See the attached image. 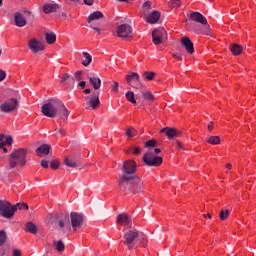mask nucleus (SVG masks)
<instances>
[{
  "label": "nucleus",
  "mask_w": 256,
  "mask_h": 256,
  "mask_svg": "<svg viewBox=\"0 0 256 256\" xmlns=\"http://www.w3.org/2000/svg\"><path fill=\"white\" fill-rule=\"evenodd\" d=\"M156 145H157V141L151 139V140L145 142L144 147H146L147 149H151V147H156Z\"/></svg>",
  "instance_id": "nucleus-39"
},
{
  "label": "nucleus",
  "mask_w": 256,
  "mask_h": 256,
  "mask_svg": "<svg viewBox=\"0 0 256 256\" xmlns=\"http://www.w3.org/2000/svg\"><path fill=\"white\" fill-rule=\"evenodd\" d=\"M92 29L94 33H97V35H101V29H99L98 27H93Z\"/></svg>",
  "instance_id": "nucleus-54"
},
{
  "label": "nucleus",
  "mask_w": 256,
  "mask_h": 256,
  "mask_svg": "<svg viewBox=\"0 0 256 256\" xmlns=\"http://www.w3.org/2000/svg\"><path fill=\"white\" fill-rule=\"evenodd\" d=\"M72 1L73 3H79V0H70ZM94 3V0H84V4L85 5H88L89 7H91Z\"/></svg>",
  "instance_id": "nucleus-43"
},
{
  "label": "nucleus",
  "mask_w": 256,
  "mask_h": 256,
  "mask_svg": "<svg viewBox=\"0 0 256 256\" xmlns=\"http://www.w3.org/2000/svg\"><path fill=\"white\" fill-rule=\"evenodd\" d=\"M84 93H85L86 95H89V93H91V89H85V90H84Z\"/></svg>",
  "instance_id": "nucleus-58"
},
{
  "label": "nucleus",
  "mask_w": 256,
  "mask_h": 256,
  "mask_svg": "<svg viewBox=\"0 0 256 256\" xmlns=\"http://www.w3.org/2000/svg\"><path fill=\"white\" fill-rule=\"evenodd\" d=\"M111 89L114 93H119V82H114Z\"/></svg>",
  "instance_id": "nucleus-45"
},
{
  "label": "nucleus",
  "mask_w": 256,
  "mask_h": 256,
  "mask_svg": "<svg viewBox=\"0 0 256 256\" xmlns=\"http://www.w3.org/2000/svg\"><path fill=\"white\" fill-rule=\"evenodd\" d=\"M147 241L145 234L135 228L124 230L122 243L131 251L134 247H139L141 243Z\"/></svg>",
  "instance_id": "nucleus-3"
},
{
  "label": "nucleus",
  "mask_w": 256,
  "mask_h": 256,
  "mask_svg": "<svg viewBox=\"0 0 256 256\" xmlns=\"http://www.w3.org/2000/svg\"><path fill=\"white\" fill-rule=\"evenodd\" d=\"M0 141H2L5 146L13 145V137L6 136L5 134H0Z\"/></svg>",
  "instance_id": "nucleus-32"
},
{
  "label": "nucleus",
  "mask_w": 256,
  "mask_h": 256,
  "mask_svg": "<svg viewBox=\"0 0 256 256\" xmlns=\"http://www.w3.org/2000/svg\"><path fill=\"white\" fill-rule=\"evenodd\" d=\"M219 217H220L221 221H225V219H227V217H229V210H221Z\"/></svg>",
  "instance_id": "nucleus-38"
},
{
  "label": "nucleus",
  "mask_w": 256,
  "mask_h": 256,
  "mask_svg": "<svg viewBox=\"0 0 256 256\" xmlns=\"http://www.w3.org/2000/svg\"><path fill=\"white\" fill-rule=\"evenodd\" d=\"M64 165H66V167H70L72 169H75L77 167H81V161L75 160L73 158L65 157L64 158Z\"/></svg>",
  "instance_id": "nucleus-20"
},
{
  "label": "nucleus",
  "mask_w": 256,
  "mask_h": 256,
  "mask_svg": "<svg viewBox=\"0 0 256 256\" xmlns=\"http://www.w3.org/2000/svg\"><path fill=\"white\" fill-rule=\"evenodd\" d=\"M118 187L120 191H123L124 193L129 191L133 195H141L143 189H145L143 180L138 176H130V178L119 177Z\"/></svg>",
  "instance_id": "nucleus-2"
},
{
  "label": "nucleus",
  "mask_w": 256,
  "mask_h": 256,
  "mask_svg": "<svg viewBox=\"0 0 256 256\" xmlns=\"http://www.w3.org/2000/svg\"><path fill=\"white\" fill-rule=\"evenodd\" d=\"M206 141L210 145H219L221 143V138L219 136H211Z\"/></svg>",
  "instance_id": "nucleus-34"
},
{
  "label": "nucleus",
  "mask_w": 256,
  "mask_h": 256,
  "mask_svg": "<svg viewBox=\"0 0 256 256\" xmlns=\"http://www.w3.org/2000/svg\"><path fill=\"white\" fill-rule=\"evenodd\" d=\"M0 215L5 219H11V217L15 215L13 205H11L7 200H0Z\"/></svg>",
  "instance_id": "nucleus-7"
},
{
  "label": "nucleus",
  "mask_w": 256,
  "mask_h": 256,
  "mask_svg": "<svg viewBox=\"0 0 256 256\" xmlns=\"http://www.w3.org/2000/svg\"><path fill=\"white\" fill-rule=\"evenodd\" d=\"M50 150H51V146H49L48 144H43L36 149V154L39 157H43V155L47 156V155H49Z\"/></svg>",
  "instance_id": "nucleus-22"
},
{
  "label": "nucleus",
  "mask_w": 256,
  "mask_h": 256,
  "mask_svg": "<svg viewBox=\"0 0 256 256\" xmlns=\"http://www.w3.org/2000/svg\"><path fill=\"white\" fill-rule=\"evenodd\" d=\"M69 215H66L64 219H60L58 221V227L63 231V233H67V231H71V227L73 231H77V229H81L83 227V214L79 212H71Z\"/></svg>",
  "instance_id": "nucleus-4"
},
{
  "label": "nucleus",
  "mask_w": 256,
  "mask_h": 256,
  "mask_svg": "<svg viewBox=\"0 0 256 256\" xmlns=\"http://www.w3.org/2000/svg\"><path fill=\"white\" fill-rule=\"evenodd\" d=\"M191 21H195V23H200L201 25H205L206 27H209V23L207 22V18L203 16L200 12H192L190 14Z\"/></svg>",
  "instance_id": "nucleus-17"
},
{
  "label": "nucleus",
  "mask_w": 256,
  "mask_h": 256,
  "mask_svg": "<svg viewBox=\"0 0 256 256\" xmlns=\"http://www.w3.org/2000/svg\"><path fill=\"white\" fill-rule=\"evenodd\" d=\"M198 35L201 34V30L195 29L194 30Z\"/></svg>",
  "instance_id": "nucleus-64"
},
{
  "label": "nucleus",
  "mask_w": 256,
  "mask_h": 256,
  "mask_svg": "<svg viewBox=\"0 0 256 256\" xmlns=\"http://www.w3.org/2000/svg\"><path fill=\"white\" fill-rule=\"evenodd\" d=\"M143 77H145L147 81H153V79H155V72H144Z\"/></svg>",
  "instance_id": "nucleus-36"
},
{
  "label": "nucleus",
  "mask_w": 256,
  "mask_h": 256,
  "mask_svg": "<svg viewBox=\"0 0 256 256\" xmlns=\"http://www.w3.org/2000/svg\"><path fill=\"white\" fill-rule=\"evenodd\" d=\"M69 79H71V75L66 73V74L62 75L61 83H65V81H69Z\"/></svg>",
  "instance_id": "nucleus-47"
},
{
  "label": "nucleus",
  "mask_w": 256,
  "mask_h": 256,
  "mask_svg": "<svg viewBox=\"0 0 256 256\" xmlns=\"http://www.w3.org/2000/svg\"><path fill=\"white\" fill-rule=\"evenodd\" d=\"M4 147H6V146H5V144L3 143V141H1V143H0V149H3Z\"/></svg>",
  "instance_id": "nucleus-60"
},
{
  "label": "nucleus",
  "mask_w": 256,
  "mask_h": 256,
  "mask_svg": "<svg viewBox=\"0 0 256 256\" xmlns=\"http://www.w3.org/2000/svg\"><path fill=\"white\" fill-rule=\"evenodd\" d=\"M151 5H152L151 1H146L143 4V9H145L146 11H150V9H152Z\"/></svg>",
  "instance_id": "nucleus-46"
},
{
  "label": "nucleus",
  "mask_w": 256,
  "mask_h": 256,
  "mask_svg": "<svg viewBox=\"0 0 256 256\" xmlns=\"http://www.w3.org/2000/svg\"><path fill=\"white\" fill-rule=\"evenodd\" d=\"M14 213H16V211H27V209H29V205H27V203H17L15 205H12Z\"/></svg>",
  "instance_id": "nucleus-30"
},
{
  "label": "nucleus",
  "mask_w": 256,
  "mask_h": 256,
  "mask_svg": "<svg viewBox=\"0 0 256 256\" xmlns=\"http://www.w3.org/2000/svg\"><path fill=\"white\" fill-rule=\"evenodd\" d=\"M17 107H19V100L15 98L9 99L0 105L2 113H11V111H15Z\"/></svg>",
  "instance_id": "nucleus-10"
},
{
  "label": "nucleus",
  "mask_w": 256,
  "mask_h": 256,
  "mask_svg": "<svg viewBox=\"0 0 256 256\" xmlns=\"http://www.w3.org/2000/svg\"><path fill=\"white\" fill-rule=\"evenodd\" d=\"M82 55L86 59L82 61V65H84V67H89V65H91V61H93V57L88 52H83Z\"/></svg>",
  "instance_id": "nucleus-31"
},
{
  "label": "nucleus",
  "mask_w": 256,
  "mask_h": 256,
  "mask_svg": "<svg viewBox=\"0 0 256 256\" xmlns=\"http://www.w3.org/2000/svg\"><path fill=\"white\" fill-rule=\"evenodd\" d=\"M81 75H83L82 71L75 72L74 77H72L73 81H81L83 79Z\"/></svg>",
  "instance_id": "nucleus-40"
},
{
  "label": "nucleus",
  "mask_w": 256,
  "mask_h": 256,
  "mask_svg": "<svg viewBox=\"0 0 256 256\" xmlns=\"http://www.w3.org/2000/svg\"><path fill=\"white\" fill-rule=\"evenodd\" d=\"M37 226L33 222H28L25 225V232L31 233L32 235H37Z\"/></svg>",
  "instance_id": "nucleus-25"
},
{
  "label": "nucleus",
  "mask_w": 256,
  "mask_h": 256,
  "mask_svg": "<svg viewBox=\"0 0 256 256\" xmlns=\"http://www.w3.org/2000/svg\"><path fill=\"white\" fill-rule=\"evenodd\" d=\"M154 152H155L156 154H159V153H161V150H160L159 148H155V149H154Z\"/></svg>",
  "instance_id": "nucleus-59"
},
{
  "label": "nucleus",
  "mask_w": 256,
  "mask_h": 256,
  "mask_svg": "<svg viewBox=\"0 0 256 256\" xmlns=\"http://www.w3.org/2000/svg\"><path fill=\"white\" fill-rule=\"evenodd\" d=\"M45 37L46 43H48V45H53V43L57 41V35L53 32H46Z\"/></svg>",
  "instance_id": "nucleus-27"
},
{
  "label": "nucleus",
  "mask_w": 256,
  "mask_h": 256,
  "mask_svg": "<svg viewBox=\"0 0 256 256\" xmlns=\"http://www.w3.org/2000/svg\"><path fill=\"white\" fill-rule=\"evenodd\" d=\"M12 256H21V250L14 249L13 252H12Z\"/></svg>",
  "instance_id": "nucleus-52"
},
{
  "label": "nucleus",
  "mask_w": 256,
  "mask_h": 256,
  "mask_svg": "<svg viewBox=\"0 0 256 256\" xmlns=\"http://www.w3.org/2000/svg\"><path fill=\"white\" fill-rule=\"evenodd\" d=\"M143 99H146V101H155V96H153V93L149 91H145L142 93Z\"/></svg>",
  "instance_id": "nucleus-35"
},
{
  "label": "nucleus",
  "mask_w": 256,
  "mask_h": 256,
  "mask_svg": "<svg viewBox=\"0 0 256 256\" xmlns=\"http://www.w3.org/2000/svg\"><path fill=\"white\" fill-rule=\"evenodd\" d=\"M172 56L174 59H177V61H183V56H181L179 53H173Z\"/></svg>",
  "instance_id": "nucleus-50"
},
{
  "label": "nucleus",
  "mask_w": 256,
  "mask_h": 256,
  "mask_svg": "<svg viewBox=\"0 0 256 256\" xmlns=\"http://www.w3.org/2000/svg\"><path fill=\"white\" fill-rule=\"evenodd\" d=\"M167 37V31L163 28L155 29L152 32V41L154 45H161L163 43V39Z\"/></svg>",
  "instance_id": "nucleus-11"
},
{
  "label": "nucleus",
  "mask_w": 256,
  "mask_h": 256,
  "mask_svg": "<svg viewBox=\"0 0 256 256\" xmlns=\"http://www.w3.org/2000/svg\"><path fill=\"white\" fill-rule=\"evenodd\" d=\"M176 145H177L178 149H183V146L181 145V142H176Z\"/></svg>",
  "instance_id": "nucleus-57"
},
{
  "label": "nucleus",
  "mask_w": 256,
  "mask_h": 256,
  "mask_svg": "<svg viewBox=\"0 0 256 256\" xmlns=\"http://www.w3.org/2000/svg\"><path fill=\"white\" fill-rule=\"evenodd\" d=\"M159 19H161V12L153 11L152 13H150L148 15L147 23H150L151 25H154L155 23H157V21H159Z\"/></svg>",
  "instance_id": "nucleus-21"
},
{
  "label": "nucleus",
  "mask_w": 256,
  "mask_h": 256,
  "mask_svg": "<svg viewBox=\"0 0 256 256\" xmlns=\"http://www.w3.org/2000/svg\"><path fill=\"white\" fill-rule=\"evenodd\" d=\"M56 133H59V135H61V137H65V130L63 129H55Z\"/></svg>",
  "instance_id": "nucleus-53"
},
{
  "label": "nucleus",
  "mask_w": 256,
  "mask_h": 256,
  "mask_svg": "<svg viewBox=\"0 0 256 256\" xmlns=\"http://www.w3.org/2000/svg\"><path fill=\"white\" fill-rule=\"evenodd\" d=\"M116 222L118 225H122L124 227H131V225L133 223V219L127 213H120L116 217Z\"/></svg>",
  "instance_id": "nucleus-12"
},
{
  "label": "nucleus",
  "mask_w": 256,
  "mask_h": 256,
  "mask_svg": "<svg viewBox=\"0 0 256 256\" xmlns=\"http://www.w3.org/2000/svg\"><path fill=\"white\" fill-rule=\"evenodd\" d=\"M57 9H59V5L58 4L48 3V4H45L43 6V12L46 13V14L55 13V11H57Z\"/></svg>",
  "instance_id": "nucleus-23"
},
{
  "label": "nucleus",
  "mask_w": 256,
  "mask_h": 256,
  "mask_svg": "<svg viewBox=\"0 0 256 256\" xmlns=\"http://www.w3.org/2000/svg\"><path fill=\"white\" fill-rule=\"evenodd\" d=\"M160 133H165L168 139H177V137H181V131L171 127L162 128Z\"/></svg>",
  "instance_id": "nucleus-15"
},
{
  "label": "nucleus",
  "mask_w": 256,
  "mask_h": 256,
  "mask_svg": "<svg viewBox=\"0 0 256 256\" xmlns=\"http://www.w3.org/2000/svg\"><path fill=\"white\" fill-rule=\"evenodd\" d=\"M231 167H232L231 163L226 164L227 169H231Z\"/></svg>",
  "instance_id": "nucleus-61"
},
{
  "label": "nucleus",
  "mask_w": 256,
  "mask_h": 256,
  "mask_svg": "<svg viewBox=\"0 0 256 256\" xmlns=\"http://www.w3.org/2000/svg\"><path fill=\"white\" fill-rule=\"evenodd\" d=\"M127 137H135V130L133 127H130L126 130Z\"/></svg>",
  "instance_id": "nucleus-42"
},
{
  "label": "nucleus",
  "mask_w": 256,
  "mask_h": 256,
  "mask_svg": "<svg viewBox=\"0 0 256 256\" xmlns=\"http://www.w3.org/2000/svg\"><path fill=\"white\" fill-rule=\"evenodd\" d=\"M169 5L170 7H180L181 0H170Z\"/></svg>",
  "instance_id": "nucleus-41"
},
{
  "label": "nucleus",
  "mask_w": 256,
  "mask_h": 256,
  "mask_svg": "<svg viewBox=\"0 0 256 256\" xmlns=\"http://www.w3.org/2000/svg\"><path fill=\"white\" fill-rule=\"evenodd\" d=\"M142 159L148 167H159L163 163V158L155 156L153 153H146Z\"/></svg>",
  "instance_id": "nucleus-8"
},
{
  "label": "nucleus",
  "mask_w": 256,
  "mask_h": 256,
  "mask_svg": "<svg viewBox=\"0 0 256 256\" xmlns=\"http://www.w3.org/2000/svg\"><path fill=\"white\" fill-rule=\"evenodd\" d=\"M125 97L127 101H130V103H132V105H137V100L135 99V93H133V91L126 92Z\"/></svg>",
  "instance_id": "nucleus-33"
},
{
  "label": "nucleus",
  "mask_w": 256,
  "mask_h": 256,
  "mask_svg": "<svg viewBox=\"0 0 256 256\" xmlns=\"http://www.w3.org/2000/svg\"><path fill=\"white\" fill-rule=\"evenodd\" d=\"M7 241V233L4 230H0V247Z\"/></svg>",
  "instance_id": "nucleus-37"
},
{
  "label": "nucleus",
  "mask_w": 256,
  "mask_h": 256,
  "mask_svg": "<svg viewBox=\"0 0 256 256\" xmlns=\"http://www.w3.org/2000/svg\"><path fill=\"white\" fill-rule=\"evenodd\" d=\"M89 82H90V85H92L93 89H95L96 91L101 89V78L90 77Z\"/></svg>",
  "instance_id": "nucleus-24"
},
{
  "label": "nucleus",
  "mask_w": 256,
  "mask_h": 256,
  "mask_svg": "<svg viewBox=\"0 0 256 256\" xmlns=\"http://www.w3.org/2000/svg\"><path fill=\"white\" fill-rule=\"evenodd\" d=\"M231 53L235 56L241 55V53H243V46L239 44H232Z\"/></svg>",
  "instance_id": "nucleus-29"
},
{
  "label": "nucleus",
  "mask_w": 256,
  "mask_h": 256,
  "mask_svg": "<svg viewBox=\"0 0 256 256\" xmlns=\"http://www.w3.org/2000/svg\"><path fill=\"white\" fill-rule=\"evenodd\" d=\"M2 149H3L4 153H8V151H9V150H7V148L5 146Z\"/></svg>",
  "instance_id": "nucleus-62"
},
{
  "label": "nucleus",
  "mask_w": 256,
  "mask_h": 256,
  "mask_svg": "<svg viewBox=\"0 0 256 256\" xmlns=\"http://www.w3.org/2000/svg\"><path fill=\"white\" fill-rule=\"evenodd\" d=\"M86 85H87V82H85V81H81L79 83V87H81V89H85Z\"/></svg>",
  "instance_id": "nucleus-55"
},
{
  "label": "nucleus",
  "mask_w": 256,
  "mask_h": 256,
  "mask_svg": "<svg viewBox=\"0 0 256 256\" xmlns=\"http://www.w3.org/2000/svg\"><path fill=\"white\" fill-rule=\"evenodd\" d=\"M61 17L67 18V14H65V12H62Z\"/></svg>",
  "instance_id": "nucleus-63"
},
{
  "label": "nucleus",
  "mask_w": 256,
  "mask_h": 256,
  "mask_svg": "<svg viewBox=\"0 0 256 256\" xmlns=\"http://www.w3.org/2000/svg\"><path fill=\"white\" fill-rule=\"evenodd\" d=\"M50 167L51 169H54V170L59 169V160L52 161L50 164Z\"/></svg>",
  "instance_id": "nucleus-44"
},
{
  "label": "nucleus",
  "mask_w": 256,
  "mask_h": 256,
  "mask_svg": "<svg viewBox=\"0 0 256 256\" xmlns=\"http://www.w3.org/2000/svg\"><path fill=\"white\" fill-rule=\"evenodd\" d=\"M70 111L65 107L63 101L59 99H50L46 104L42 106V114L45 117H50L51 119L57 117L69 118Z\"/></svg>",
  "instance_id": "nucleus-1"
},
{
  "label": "nucleus",
  "mask_w": 256,
  "mask_h": 256,
  "mask_svg": "<svg viewBox=\"0 0 256 256\" xmlns=\"http://www.w3.org/2000/svg\"><path fill=\"white\" fill-rule=\"evenodd\" d=\"M126 83L130 85V87H134L137 83L141 84V76L137 72H130L126 75Z\"/></svg>",
  "instance_id": "nucleus-14"
},
{
  "label": "nucleus",
  "mask_w": 256,
  "mask_h": 256,
  "mask_svg": "<svg viewBox=\"0 0 256 256\" xmlns=\"http://www.w3.org/2000/svg\"><path fill=\"white\" fill-rule=\"evenodd\" d=\"M181 45L182 47H184V49H186L187 53H189V55H193L195 53V48L193 45V42L191 41V38L185 36L181 38Z\"/></svg>",
  "instance_id": "nucleus-16"
},
{
  "label": "nucleus",
  "mask_w": 256,
  "mask_h": 256,
  "mask_svg": "<svg viewBox=\"0 0 256 256\" xmlns=\"http://www.w3.org/2000/svg\"><path fill=\"white\" fill-rule=\"evenodd\" d=\"M89 99V105L92 107V109H95L96 107H99L101 104V100H99V92H93L91 97L87 96L85 97V100L88 101Z\"/></svg>",
  "instance_id": "nucleus-18"
},
{
  "label": "nucleus",
  "mask_w": 256,
  "mask_h": 256,
  "mask_svg": "<svg viewBox=\"0 0 256 256\" xmlns=\"http://www.w3.org/2000/svg\"><path fill=\"white\" fill-rule=\"evenodd\" d=\"M5 77H7V73L4 70H0V82L5 81Z\"/></svg>",
  "instance_id": "nucleus-49"
},
{
  "label": "nucleus",
  "mask_w": 256,
  "mask_h": 256,
  "mask_svg": "<svg viewBox=\"0 0 256 256\" xmlns=\"http://www.w3.org/2000/svg\"><path fill=\"white\" fill-rule=\"evenodd\" d=\"M208 131H213V122H210L207 126Z\"/></svg>",
  "instance_id": "nucleus-56"
},
{
  "label": "nucleus",
  "mask_w": 256,
  "mask_h": 256,
  "mask_svg": "<svg viewBox=\"0 0 256 256\" xmlns=\"http://www.w3.org/2000/svg\"><path fill=\"white\" fill-rule=\"evenodd\" d=\"M27 164V150L17 149L14 150L9 156V167L10 169H15L18 165L20 167H25Z\"/></svg>",
  "instance_id": "nucleus-5"
},
{
  "label": "nucleus",
  "mask_w": 256,
  "mask_h": 256,
  "mask_svg": "<svg viewBox=\"0 0 256 256\" xmlns=\"http://www.w3.org/2000/svg\"><path fill=\"white\" fill-rule=\"evenodd\" d=\"M104 15L101 13V11L93 12L88 17V23H91V21H97V19H103Z\"/></svg>",
  "instance_id": "nucleus-28"
},
{
  "label": "nucleus",
  "mask_w": 256,
  "mask_h": 256,
  "mask_svg": "<svg viewBox=\"0 0 256 256\" xmlns=\"http://www.w3.org/2000/svg\"><path fill=\"white\" fill-rule=\"evenodd\" d=\"M40 165L43 169H49V161L47 160H42Z\"/></svg>",
  "instance_id": "nucleus-48"
},
{
  "label": "nucleus",
  "mask_w": 256,
  "mask_h": 256,
  "mask_svg": "<svg viewBox=\"0 0 256 256\" xmlns=\"http://www.w3.org/2000/svg\"><path fill=\"white\" fill-rule=\"evenodd\" d=\"M132 151L133 155H139V153H141V149H139V147H133Z\"/></svg>",
  "instance_id": "nucleus-51"
},
{
  "label": "nucleus",
  "mask_w": 256,
  "mask_h": 256,
  "mask_svg": "<svg viewBox=\"0 0 256 256\" xmlns=\"http://www.w3.org/2000/svg\"><path fill=\"white\" fill-rule=\"evenodd\" d=\"M116 33L121 39H131L133 37V27L129 24H122L117 27Z\"/></svg>",
  "instance_id": "nucleus-9"
},
{
  "label": "nucleus",
  "mask_w": 256,
  "mask_h": 256,
  "mask_svg": "<svg viewBox=\"0 0 256 256\" xmlns=\"http://www.w3.org/2000/svg\"><path fill=\"white\" fill-rule=\"evenodd\" d=\"M28 47L32 51V53H39V51H43L45 46H43V42L38 41L37 39L33 38L28 42Z\"/></svg>",
  "instance_id": "nucleus-13"
},
{
  "label": "nucleus",
  "mask_w": 256,
  "mask_h": 256,
  "mask_svg": "<svg viewBox=\"0 0 256 256\" xmlns=\"http://www.w3.org/2000/svg\"><path fill=\"white\" fill-rule=\"evenodd\" d=\"M122 175L119 177H125L129 179L130 177H137L135 173L137 172V162L134 160H126L121 165H119Z\"/></svg>",
  "instance_id": "nucleus-6"
},
{
  "label": "nucleus",
  "mask_w": 256,
  "mask_h": 256,
  "mask_svg": "<svg viewBox=\"0 0 256 256\" xmlns=\"http://www.w3.org/2000/svg\"><path fill=\"white\" fill-rule=\"evenodd\" d=\"M53 247L58 253H63V251H65V243H63V240H54Z\"/></svg>",
  "instance_id": "nucleus-26"
},
{
  "label": "nucleus",
  "mask_w": 256,
  "mask_h": 256,
  "mask_svg": "<svg viewBox=\"0 0 256 256\" xmlns=\"http://www.w3.org/2000/svg\"><path fill=\"white\" fill-rule=\"evenodd\" d=\"M14 22L16 27H25L27 25V18L22 13L16 12L14 14Z\"/></svg>",
  "instance_id": "nucleus-19"
}]
</instances>
